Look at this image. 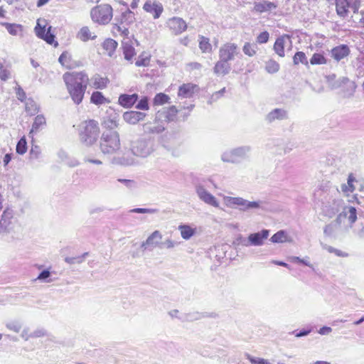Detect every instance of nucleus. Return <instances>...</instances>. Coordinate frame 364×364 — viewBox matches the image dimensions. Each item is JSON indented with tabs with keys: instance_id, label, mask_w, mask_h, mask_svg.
Listing matches in <instances>:
<instances>
[{
	"instance_id": "f257e3e1",
	"label": "nucleus",
	"mask_w": 364,
	"mask_h": 364,
	"mask_svg": "<svg viewBox=\"0 0 364 364\" xmlns=\"http://www.w3.org/2000/svg\"><path fill=\"white\" fill-rule=\"evenodd\" d=\"M68 92L76 105H80L89 84L87 74L84 72L65 73L63 76Z\"/></svg>"
},
{
	"instance_id": "f03ea898",
	"label": "nucleus",
	"mask_w": 364,
	"mask_h": 364,
	"mask_svg": "<svg viewBox=\"0 0 364 364\" xmlns=\"http://www.w3.org/2000/svg\"><path fill=\"white\" fill-rule=\"evenodd\" d=\"M223 204L228 208L238 209L242 213H250L257 210H264L266 203L263 200L250 201L242 197L223 196Z\"/></svg>"
},
{
	"instance_id": "7ed1b4c3",
	"label": "nucleus",
	"mask_w": 364,
	"mask_h": 364,
	"mask_svg": "<svg viewBox=\"0 0 364 364\" xmlns=\"http://www.w3.org/2000/svg\"><path fill=\"white\" fill-rule=\"evenodd\" d=\"M78 134L82 144L87 146L92 145L99 137L98 122L94 119L82 122L78 126Z\"/></svg>"
},
{
	"instance_id": "20e7f679",
	"label": "nucleus",
	"mask_w": 364,
	"mask_h": 364,
	"mask_svg": "<svg viewBox=\"0 0 364 364\" xmlns=\"http://www.w3.org/2000/svg\"><path fill=\"white\" fill-rule=\"evenodd\" d=\"M135 14L129 9L116 16L112 24V33L115 36L128 38L129 35V27L135 21Z\"/></svg>"
},
{
	"instance_id": "39448f33",
	"label": "nucleus",
	"mask_w": 364,
	"mask_h": 364,
	"mask_svg": "<svg viewBox=\"0 0 364 364\" xmlns=\"http://www.w3.org/2000/svg\"><path fill=\"white\" fill-rule=\"evenodd\" d=\"M100 148L104 154L117 153L121 148L119 133L114 130L105 131L100 138Z\"/></svg>"
},
{
	"instance_id": "423d86ee",
	"label": "nucleus",
	"mask_w": 364,
	"mask_h": 364,
	"mask_svg": "<svg viewBox=\"0 0 364 364\" xmlns=\"http://www.w3.org/2000/svg\"><path fill=\"white\" fill-rule=\"evenodd\" d=\"M364 213L361 209H357L353 205H346L343 207L342 211L337 215L336 218V223L339 226L343 225L346 229H353L355 222H358V217L363 215Z\"/></svg>"
},
{
	"instance_id": "0eeeda50",
	"label": "nucleus",
	"mask_w": 364,
	"mask_h": 364,
	"mask_svg": "<svg viewBox=\"0 0 364 364\" xmlns=\"http://www.w3.org/2000/svg\"><path fill=\"white\" fill-rule=\"evenodd\" d=\"M90 17L95 23L107 25L113 17V9L110 5L107 4L97 5L91 9Z\"/></svg>"
},
{
	"instance_id": "6e6552de",
	"label": "nucleus",
	"mask_w": 364,
	"mask_h": 364,
	"mask_svg": "<svg viewBox=\"0 0 364 364\" xmlns=\"http://www.w3.org/2000/svg\"><path fill=\"white\" fill-rule=\"evenodd\" d=\"M251 149L250 146H242L228 150L222 154L221 160L226 163H241L249 158Z\"/></svg>"
},
{
	"instance_id": "1a4fd4ad",
	"label": "nucleus",
	"mask_w": 364,
	"mask_h": 364,
	"mask_svg": "<svg viewBox=\"0 0 364 364\" xmlns=\"http://www.w3.org/2000/svg\"><path fill=\"white\" fill-rule=\"evenodd\" d=\"M131 150L136 156L146 157L154 150V142L150 139L139 138L132 142Z\"/></svg>"
},
{
	"instance_id": "9d476101",
	"label": "nucleus",
	"mask_w": 364,
	"mask_h": 364,
	"mask_svg": "<svg viewBox=\"0 0 364 364\" xmlns=\"http://www.w3.org/2000/svg\"><path fill=\"white\" fill-rule=\"evenodd\" d=\"M343 202L342 199L332 196L323 203L321 208L322 214L328 218H331L343 208Z\"/></svg>"
},
{
	"instance_id": "9b49d317",
	"label": "nucleus",
	"mask_w": 364,
	"mask_h": 364,
	"mask_svg": "<svg viewBox=\"0 0 364 364\" xmlns=\"http://www.w3.org/2000/svg\"><path fill=\"white\" fill-rule=\"evenodd\" d=\"M17 225L11 210L6 209L3 212L0 220V234L5 235L12 232Z\"/></svg>"
},
{
	"instance_id": "f8f14e48",
	"label": "nucleus",
	"mask_w": 364,
	"mask_h": 364,
	"mask_svg": "<svg viewBox=\"0 0 364 364\" xmlns=\"http://www.w3.org/2000/svg\"><path fill=\"white\" fill-rule=\"evenodd\" d=\"M166 26L171 33L178 36L187 29L186 22L180 17L173 16L168 18L166 22Z\"/></svg>"
},
{
	"instance_id": "ddd939ff",
	"label": "nucleus",
	"mask_w": 364,
	"mask_h": 364,
	"mask_svg": "<svg viewBox=\"0 0 364 364\" xmlns=\"http://www.w3.org/2000/svg\"><path fill=\"white\" fill-rule=\"evenodd\" d=\"M240 54L237 46L233 43H227L223 45L219 50V58L227 61H231Z\"/></svg>"
},
{
	"instance_id": "4468645a",
	"label": "nucleus",
	"mask_w": 364,
	"mask_h": 364,
	"mask_svg": "<svg viewBox=\"0 0 364 364\" xmlns=\"http://www.w3.org/2000/svg\"><path fill=\"white\" fill-rule=\"evenodd\" d=\"M196 192L200 200L213 207L219 208V203L216 198L208 192L203 186H196Z\"/></svg>"
},
{
	"instance_id": "2eb2a0df",
	"label": "nucleus",
	"mask_w": 364,
	"mask_h": 364,
	"mask_svg": "<svg viewBox=\"0 0 364 364\" xmlns=\"http://www.w3.org/2000/svg\"><path fill=\"white\" fill-rule=\"evenodd\" d=\"M143 9L151 14L154 19L159 18L164 11L162 4L157 1L147 0L143 6Z\"/></svg>"
},
{
	"instance_id": "dca6fc26",
	"label": "nucleus",
	"mask_w": 364,
	"mask_h": 364,
	"mask_svg": "<svg viewBox=\"0 0 364 364\" xmlns=\"http://www.w3.org/2000/svg\"><path fill=\"white\" fill-rule=\"evenodd\" d=\"M50 29L51 26L46 29V25L42 26L38 20L35 27V32L39 38L44 40L47 43L51 45L54 42L55 36L50 33Z\"/></svg>"
},
{
	"instance_id": "f3484780",
	"label": "nucleus",
	"mask_w": 364,
	"mask_h": 364,
	"mask_svg": "<svg viewBox=\"0 0 364 364\" xmlns=\"http://www.w3.org/2000/svg\"><path fill=\"white\" fill-rule=\"evenodd\" d=\"M89 82L92 87L97 90H103L107 87L109 80L107 77H102L100 74L95 73L89 79Z\"/></svg>"
},
{
	"instance_id": "a211bd4d",
	"label": "nucleus",
	"mask_w": 364,
	"mask_h": 364,
	"mask_svg": "<svg viewBox=\"0 0 364 364\" xmlns=\"http://www.w3.org/2000/svg\"><path fill=\"white\" fill-rule=\"evenodd\" d=\"M146 115L144 112H141L128 111L123 114V119L128 124H136L139 122L144 120Z\"/></svg>"
},
{
	"instance_id": "6ab92c4d",
	"label": "nucleus",
	"mask_w": 364,
	"mask_h": 364,
	"mask_svg": "<svg viewBox=\"0 0 364 364\" xmlns=\"http://www.w3.org/2000/svg\"><path fill=\"white\" fill-rule=\"evenodd\" d=\"M162 238V235L159 230L153 232L141 245V247L144 250H146L148 247H155L160 243V240Z\"/></svg>"
},
{
	"instance_id": "aec40b11",
	"label": "nucleus",
	"mask_w": 364,
	"mask_h": 364,
	"mask_svg": "<svg viewBox=\"0 0 364 364\" xmlns=\"http://www.w3.org/2000/svg\"><path fill=\"white\" fill-rule=\"evenodd\" d=\"M139 95L136 93L132 95L122 94L118 99V103L124 108L132 107L138 100Z\"/></svg>"
},
{
	"instance_id": "412c9836",
	"label": "nucleus",
	"mask_w": 364,
	"mask_h": 364,
	"mask_svg": "<svg viewBox=\"0 0 364 364\" xmlns=\"http://www.w3.org/2000/svg\"><path fill=\"white\" fill-rule=\"evenodd\" d=\"M269 234L268 230H262L260 232L252 233L250 235V241L252 246H261L264 244V240H266Z\"/></svg>"
},
{
	"instance_id": "4be33fe9",
	"label": "nucleus",
	"mask_w": 364,
	"mask_h": 364,
	"mask_svg": "<svg viewBox=\"0 0 364 364\" xmlns=\"http://www.w3.org/2000/svg\"><path fill=\"white\" fill-rule=\"evenodd\" d=\"M196 85L192 83H184L181 85L178 91V97L183 98H191L193 96L195 92Z\"/></svg>"
},
{
	"instance_id": "5701e85b",
	"label": "nucleus",
	"mask_w": 364,
	"mask_h": 364,
	"mask_svg": "<svg viewBox=\"0 0 364 364\" xmlns=\"http://www.w3.org/2000/svg\"><path fill=\"white\" fill-rule=\"evenodd\" d=\"M350 53V49L347 45H340L333 48L331 50L332 57L337 61H339L346 56H348Z\"/></svg>"
},
{
	"instance_id": "b1692460",
	"label": "nucleus",
	"mask_w": 364,
	"mask_h": 364,
	"mask_svg": "<svg viewBox=\"0 0 364 364\" xmlns=\"http://www.w3.org/2000/svg\"><path fill=\"white\" fill-rule=\"evenodd\" d=\"M230 69L231 67L229 61L220 58V60L215 63L213 71L214 73L218 75H225L229 73Z\"/></svg>"
},
{
	"instance_id": "393cba45",
	"label": "nucleus",
	"mask_w": 364,
	"mask_h": 364,
	"mask_svg": "<svg viewBox=\"0 0 364 364\" xmlns=\"http://www.w3.org/2000/svg\"><path fill=\"white\" fill-rule=\"evenodd\" d=\"M287 118V111L284 109L280 108H276L273 109L266 116V120L270 123L275 120H282Z\"/></svg>"
},
{
	"instance_id": "a878e982",
	"label": "nucleus",
	"mask_w": 364,
	"mask_h": 364,
	"mask_svg": "<svg viewBox=\"0 0 364 364\" xmlns=\"http://www.w3.org/2000/svg\"><path fill=\"white\" fill-rule=\"evenodd\" d=\"M77 37L80 41L87 42L89 40H95L97 35L92 32L88 26H83L78 31Z\"/></svg>"
},
{
	"instance_id": "bb28decb",
	"label": "nucleus",
	"mask_w": 364,
	"mask_h": 364,
	"mask_svg": "<svg viewBox=\"0 0 364 364\" xmlns=\"http://www.w3.org/2000/svg\"><path fill=\"white\" fill-rule=\"evenodd\" d=\"M287 40H288L287 37L281 36L277 38L274 44V50L280 57H284L285 55L284 45Z\"/></svg>"
},
{
	"instance_id": "cd10ccee",
	"label": "nucleus",
	"mask_w": 364,
	"mask_h": 364,
	"mask_svg": "<svg viewBox=\"0 0 364 364\" xmlns=\"http://www.w3.org/2000/svg\"><path fill=\"white\" fill-rule=\"evenodd\" d=\"M277 6L270 1H263L262 2H257L255 4L254 10L259 13H263L265 11H271L275 9Z\"/></svg>"
},
{
	"instance_id": "c85d7f7f",
	"label": "nucleus",
	"mask_w": 364,
	"mask_h": 364,
	"mask_svg": "<svg viewBox=\"0 0 364 364\" xmlns=\"http://www.w3.org/2000/svg\"><path fill=\"white\" fill-rule=\"evenodd\" d=\"M178 230H180L182 238L186 240H189L196 233V229L188 225H180Z\"/></svg>"
},
{
	"instance_id": "c756f323",
	"label": "nucleus",
	"mask_w": 364,
	"mask_h": 364,
	"mask_svg": "<svg viewBox=\"0 0 364 364\" xmlns=\"http://www.w3.org/2000/svg\"><path fill=\"white\" fill-rule=\"evenodd\" d=\"M165 129L159 123H147L144 125V130L149 134H160Z\"/></svg>"
},
{
	"instance_id": "7c9ffc66",
	"label": "nucleus",
	"mask_w": 364,
	"mask_h": 364,
	"mask_svg": "<svg viewBox=\"0 0 364 364\" xmlns=\"http://www.w3.org/2000/svg\"><path fill=\"white\" fill-rule=\"evenodd\" d=\"M46 119L43 115H37L35 117L34 122L32 125L31 130L30 132V134L35 132H39L45 125H46Z\"/></svg>"
},
{
	"instance_id": "2f4dec72",
	"label": "nucleus",
	"mask_w": 364,
	"mask_h": 364,
	"mask_svg": "<svg viewBox=\"0 0 364 364\" xmlns=\"http://www.w3.org/2000/svg\"><path fill=\"white\" fill-rule=\"evenodd\" d=\"M354 234L360 238H364V214L358 217V222L353 230Z\"/></svg>"
},
{
	"instance_id": "473e14b6",
	"label": "nucleus",
	"mask_w": 364,
	"mask_h": 364,
	"mask_svg": "<svg viewBox=\"0 0 364 364\" xmlns=\"http://www.w3.org/2000/svg\"><path fill=\"white\" fill-rule=\"evenodd\" d=\"M102 47L107 51V55L112 56L117 47V43L113 39L107 38L104 41Z\"/></svg>"
},
{
	"instance_id": "72a5a7b5",
	"label": "nucleus",
	"mask_w": 364,
	"mask_h": 364,
	"mask_svg": "<svg viewBox=\"0 0 364 364\" xmlns=\"http://www.w3.org/2000/svg\"><path fill=\"white\" fill-rule=\"evenodd\" d=\"M107 102L108 100L105 98L102 93L99 91L93 92L90 97V102L96 105H101Z\"/></svg>"
},
{
	"instance_id": "f704fd0d",
	"label": "nucleus",
	"mask_w": 364,
	"mask_h": 364,
	"mask_svg": "<svg viewBox=\"0 0 364 364\" xmlns=\"http://www.w3.org/2000/svg\"><path fill=\"white\" fill-rule=\"evenodd\" d=\"M336 11L337 14L342 17H345L350 9L348 7L346 0H336Z\"/></svg>"
},
{
	"instance_id": "c9c22d12",
	"label": "nucleus",
	"mask_w": 364,
	"mask_h": 364,
	"mask_svg": "<svg viewBox=\"0 0 364 364\" xmlns=\"http://www.w3.org/2000/svg\"><path fill=\"white\" fill-rule=\"evenodd\" d=\"M102 124L108 130H113L118 126L117 117L114 114L113 117L110 116L105 118Z\"/></svg>"
},
{
	"instance_id": "e433bc0d",
	"label": "nucleus",
	"mask_w": 364,
	"mask_h": 364,
	"mask_svg": "<svg viewBox=\"0 0 364 364\" xmlns=\"http://www.w3.org/2000/svg\"><path fill=\"white\" fill-rule=\"evenodd\" d=\"M199 48L203 53H210L212 51V46L210 43L209 38L204 36L199 37Z\"/></svg>"
},
{
	"instance_id": "4c0bfd02",
	"label": "nucleus",
	"mask_w": 364,
	"mask_h": 364,
	"mask_svg": "<svg viewBox=\"0 0 364 364\" xmlns=\"http://www.w3.org/2000/svg\"><path fill=\"white\" fill-rule=\"evenodd\" d=\"M257 49V46L255 43L247 42L242 48V51L246 55L252 57L256 54Z\"/></svg>"
},
{
	"instance_id": "58836bf2",
	"label": "nucleus",
	"mask_w": 364,
	"mask_h": 364,
	"mask_svg": "<svg viewBox=\"0 0 364 364\" xmlns=\"http://www.w3.org/2000/svg\"><path fill=\"white\" fill-rule=\"evenodd\" d=\"M3 25L12 36H17L19 32L22 31V26L20 24L4 23Z\"/></svg>"
},
{
	"instance_id": "ea45409f",
	"label": "nucleus",
	"mask_w": 364,
	"mask_h": 364,
	"mask_svg": "<svg viewBox=\"0 0 364 364\" xmlns=\"http://www.w3.org/2000/svg\"><path fill=\"white\" fill-rule=\"evenodd\" d=\"M279 64L274 60H269L265 63V70L269 73H276L279 71Z\"/></svg>"
},
{
	"instance_id": "a19ab883",
	"label": "nucleus",
	"mask_w": 364,
	"mask_h": 364,
	"mask_svg": "<svg viewBox=\"0 0 364 364\" xmlns=\"http://www.w3.org/2000/svg\"><path fill=\"white\" fill-rule=\"evenodd\" d=\"M27 141L26 137L22 136L19 141L17 142L16 151L17 154L20 155L24 154L27 151Z\"/></svg>"
},
{
	"instance_id": "79ce46f5",
	"label": "nucleus",
	"mask_w": 364,
	"mask_h": 364,
	"mask_svg": "<svg viewBox=\"0 0 364 364\" xmlns=\"http://www.w3.org/2000/svg\"><path fill=\"white\" fill-rule=\"evenodd\" d=\"M293 62L294 65H298L300 63L305 65H308L309 64L306 54L301 51H298L294 54Z\"/></svg>"
},
{
	"instance_id": "37998d69",
	"label": "nucleus",
	"mask_w": 364,
	"mask_h": 364,
	"mask_svg": "<svg viewBox=\"0 0 364 364\" xmlns=\"http://www.w3.org/2000/svg\"><path fill=\"white\" fill-rule=\"evenodd\" d=\"M26 111L31 116L35 115L38 112L37 104L33 100H28L26 102Z\"/></svg>"
},
{
	"instance_id": "c03bdc74",
	"label": "nucleus",
	"mask_w": 364,
	"mask_h": 364,
	"mask_svg": "<svg viewBox=\"0 0 364 364\" xmlns=\"http://www.w3.org/2000/svg\"><path fill=\"white\" fill-rule=\"evenodd\" d=\"M123 53L124 58L130 60L135 55V49L132 45L126 43L123 46Z\"/></svg>"
},
{
	"instance_id": "a18cd8bd",
	"label": "nucleus",
	"mask_w": 364,
	"mask_h": 364,
	"mask_svg": "<svg viewBox=\"0 0 364 364\" xmlns=\"http://www.w3.org/2000/svg\"><path fill=\"white\" fill-rule=\"evenodd\" d=\"M169 99L170 97L167 95L162 92L158 93L154 98V105H163L168 102Z\"/></svg>"
},
{
	"instance_id": "49530a36",
	"label": "nucleus",
	"mask_w": 364,
	"mask_h": 364,
	"mask_svg": "<svg viewBox=\"0 0 364 364\" xmlns=\"http://www.w3.org/2000/svg\"><path fill=\"white\" fill-rule=\"evenodd\" d=\"M326 59L323 54L316 53L310 59V63L311 65H323L326 63Z\"/></svg>"
},
{
	"instance_id": "de8ad7c7",
	"label": "nucleus",
	"mask_w": 364,
	"mask_h": 364,
	"mask_svg": "<svg viewBox=\"0 0 364 364\" xmlns=\"http://www.w3.org/2000/svg\"><path fill=\"white\" fill-rule=\"evenodd\" d=\"M287 235L284 230H279L274 234L270 240L274 243L284 242L286 241Z\"/></svg>"
},
{
	"instance_id": "09e8293b",
	"label": "nucleus",
	"mask_w": 364,
	"mask_h": 364,
	"mask_svg": "<svg viewBox=\"0 0 364 364\" xmlns=\"http://www.w3.org/2000/svg\"><path fill=\"white\" fill-rule=\"evenodd\" d=\"M87 255H88L87 252H85L82 255L77 256V257H67L65 258V262H67L68 264H80L85 260V258Z\"/></svg>"
},
{
	"instance_id": "8fccbe9b",
	"label": "nucleus",
	"mask_w": 364,
	"mask_h": 364,
	"mask_svg": "<svg viewBox=\"0 0 364 364\" xmlns=\"http://www.w3.org/2000/svg\"><path fill=\"white\" fill-rule=\"evenodd\" d=\"M250 240V235L248 237H245L242 235H239L237 237L235 240L234 241V244L237 246H242V247H249L252 246L251 242Z\"/></svg>"
},
{
	"instance_id": "3c124183",
	"label": "nucleus",
	"mask_w": 364,
	"mask_h": 364,
	"mask_svg": "<svg viewBox=\"0 0 364 364\" xmlns=\"http://www.w3.org/2000/svg\"><path fill=\"white\" fill-rule=\"evenodd\" d=\"M338 223H336V220L330 224L325 226L323 232L327 236H333L336 230Z\"/></svg>"
},
{
	"instance_id": "603ef678",
	"label": "nucleus",
	"mask_w": 364,
	"mask_h": 364,
	"mask_svg": "<svg viewBox=\"0 0 364 364\" xmlns=\"http://www.w3.org/2000/svg\"><path fill=\"white\" fill-rule=\"evenodd\" d=\"M41 149L38 145H32L29 152L30 159H38L41 156Z\"/></svg>"
},
{
	"instance_id": "864d4df0",
	"label": "nucleus",
	"mask_w": 364,
	"mask_h": 364,
	"mask_svg": "<svg viewBox=\"0 0 364 364\" xmlns=\"http://www.w3.org/2000/svg\"><path fill=\"white\" fill-rule=\"evenodd\" d=\"M130 213H149L154 214L159 212V210L156 208H136L129 210Z\"/></svg>"
},
{
	"instance_id": "5fc2aeb1",
	"label": "nucleus",
	"mask_w": 364,
	"mask_h": 364,
	"mask_svg": "<svg viewBox=\"0 0 364 364\" xmlns=\"http://www.w3.org/2000/svg\"><path fill=\"white\" fill-rule=\"evenodd\" d=\"M50 277V272L48 269H44L38 274L37 279L42 282H50L53 280Z\"/></svg>"
},
{
	"instance_id": "6e6d98bb",
	"label": "nucleus",
	"mask_w": 364,
	"mask_h": 364,
	"mask_svg": "<svg viewBox=\"0 0 364 364\" xmlns=\"http://www.w3.org/2000/svg\"><path fill=\"white\" fill-rule=\"evenodd\" d=\"M70 60V55L68 52L65 51L63 52L59 57L58 61L59 63L63 65L66 66L67 68L69 67V61Z\"/></svg>"
},
{
	"instance_id": "4d7b16f0",
	"label": "nucleus",
	"mask_w": 364,
	"mask_h": 364,
	"mask_svg": "<svg viewBox=\"0 0 364 364\" xmlns=\"http://www.w3.org/2000/svg\"><path fill=\"white\" fill-rule=\"evenodd\" d=\"M136 108L141 110H148L149 109L148 98L146 97H142L136 105Z\"/></svg>"
},
{
	"instance_id": "13d9d810",
	"label": "nucleus",
	"mask_w": 364,
	"mask_h": 364,
	"mask_svg": "<svg viewBox=\"0 0 364 364\" xmlns=\"http://www.w3.org/2000/svg\"><path fill=\"white\" fill-rule=\"evenodd\" d=\"M117 181L123 183L129 189H133L137 186L136 182L134 180L119 178Z\"/></svg>"
},
{
	"instance_id": "bf43d9fd",
	"label": "nucleus",
	"mask_w": 364,
	"mask_h": 364,
	"mask_svg": "<svg viewBox=\"0 0 364 364\" xmlns=\"http://www.w3.org/2000/svg\"><path fill=\"white\" fill-rule=\"evenodd\" d=\"M150 62V58L149 56H139L136 61L135 62V65L137 67L141 66H148Z\"/></svg>"
},
{
	"instance_id": "052dcab7",
	"label": "nucleus",
	"mask_w": 364,
	"mask_h": 364,
	"mask_svg": "<svg viewBox=\"0 0 364 364\" xmlns=\"http://www.w3.org/2000/svg\"><path fill=\"white\" fill-rule=\"evenodd\" d=\"M346 3H348V7L351 9L354 13L358 12L360 5V0H346Z\"/></svg>"
},
{
	"instance_id": "680f3d73",
	"label": "nucleus",
	"mask_w": 364,
	"mask_h": 364,
	"mask_svg": "<svg viewBox=\"0 0 364 364\" xmlns=\"http://www.w3.org/2000/svg\"><path fill=\"white\" fill-rule=\"evenodd\" d=\"M246 356L252 364H272L267 360H265L264 358H255L252 357L249 354H247Z\"/></svg>"
},
{
	"instance_id": "e2e57ef3",
	"label": "nucleus",
	"mask_w": 364,
	"mask_h": 364,
	"mask_svg": "<svg viewBox=\"0 0 364 364\" xmlns=\"http://www.w3.org/2000/svg\"><path fill=\"white\" fill-rule=\"evenodd\" d=\"M269 38V34L267 31L262 32L257 37V43H265L268 41Z\"/></svg>"
},
{
	"instance_id": "0e129e2a",
	"label": "nucleus",
	"mask_w": 364,
	"mask_h": 364,
	"mask_svg": "<svg viewBox=\"0 0 364 364\" xmlns=\"http://www.w3.org/2000/svg\"><path fill=\"white\" fill-rule=\"evenodd\" d=\"M178 110L175 106H171L167 110L166 118L168 121H173L176 117Z\"/></svg>"
},
{
	"instance_id": "69168bd1",
	"label": "nucleus",
	"mask_w": 364,
	"mask_h": 364,
	"mask_svg": "<svg viewBox=\"0 0 364 364\" xmlns=\"http://www.w3.org/2000/svg\"><path fill=\"white\" fill-rule=\"evenodd\" d=\"M326 249L328 250V252L334 253L338 257H346L348 255V254L343 252L339 250L335 249L331 246H327Z\"/></svg>"
},
{
	"instance_id": "338daca9",
	"label": "nucleus",
	"mask_w": 364,
	"mask_h": 364,
	"mask_svg": "<svg viewBox=\"0 0 364 364\" xmlns=\"http://www.w3.org/2000/svg\"><path fill=\"white\" fill-rule=\"evenodd\" d=\"M178 244V243L176 241L167 239L161 244V245L164 246L167 249H171L176 246Z\"/></svg>"
},
{
	"instance_id": "774afa93",
	"label": "nucleus",
	"mask_w": 364,
	"mask_h": 364,
	"mask_svg": "<svg viewBox=\"0 0 364 364\" xmlns=\"http://www.w3.org/2000/svg\"><path fill=\"white\" fill-rule=\"evenodd\" d=\"M6 328L14 332L18 333L21 330V326L15 323H9L6 324Z\"/></svg>"
}]
</instances>
